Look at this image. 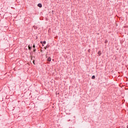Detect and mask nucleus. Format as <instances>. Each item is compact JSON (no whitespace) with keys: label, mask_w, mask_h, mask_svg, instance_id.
<instances>
[{"label":"nucleus","mask_w":128,"mask_h":128,"mask_svg":"<svg viewBox=\"0 0 128 128\" xmlns=\"http://www.w3.org/2000/svg\"><path fill=\"white\" fill-rule=\"evenodd\" d=\"M28 50H32V48H30V45H28Z\"/></svg>","instance_id":"obj_5"},{"label":"nucleus","mask_w":128,"mask_h":128,"mask_svg":"<svg viewBox=\"0 0 128 128\" xmlns=\"http://www.w3.org/2000/svg\"><path fill=\"white\" fill-rule=\"evenodd\" d=\"M38 6L39 8H42V4H38Z\"/></svg>","instance_id":"obj_1"},{"label":"nucleus","mask_w":128,"mask_h":128,"mask_svg":"<svg viewBox=\"0 0 128 128\" xmlns=\"http://www.w3.org/2000/svg\"><path fill=\"white\" fill-rule=\"evenodd\" d=\"M44 49H45V50H46V47H44Z\"/></svg>","instance_id":"obj_9"},{"label":"nucleus","mask_w":128,"mask_h":128,"mask_svg":"<svg viewBox=\"0 0 128 128\" xmlns=\"http://www.w3.org/2000/svg\"><path fill=\"white\" fill-rule=\"evenodd\" d=\"M52 60V58H48V62H50Z\"/></svg>","instance_id":"obj_2"},{"label":"nucleus","mask_w":128,"mask_h":128,"mask_svg":"<svg viewBox=\"0 0 128 128\" xmlns=\"http://www.w3.org/2000/svg\"><path fill=\"white\" fill-rule=\"evenodd\" d=\"M33 48H36V46H34V44Z\"/></svg>","instance_id":"obj_8"},{"label":"nucleus","mask_w":128,"mask_h":128,"mask_svg":"<svg viewBox=\"0 0 128 128\" xmlns=\"http://www.w3.org/2000/svg\"><path fill=\"white\" fill-rule=\"evenodd\" d=\"M98 54L99 56H101V55H102V52L99 51V52H98Z\"/></svg>","instance_id":"obj_3"},{"label":"nucleus","mask_w":128,"mask_h":128,"mask_svg":"<svg viewBox=\"0 0 128 128\" xmlns=\"http://www.w3.org/2000/svg\"><path fill=\"white\" fill-rule=\"evenodd\" d=\"M34 64V61H33Z\"/></svg>","instance_id":"obj_11"},{"label":"nucleus","mask_w":128,"mask_h":128,"mask_svg":"<svg viewBox=\"0 0 128 128\" xmlns=\"http://www.w3.org/2000/svg\"><path fill=\"white\" fill-rule=\"evenodd\" d=\"M105 44H108V40H105Z\"/></svg>","instance_id":"obj_7"},{"label":"nucleus","mask_w":128,"mask_h":128,"mask_svg":"<svg viewBox=\"0 0 128 128\" xmlns=\"http://www.w3.org/2000/svg\"><path fill=\"white\" fill-rule=\"evenodd\" d=\"M46 41H44L43 42H40L41 44H46Z\"/></svg>","instance_id":"obj_4"},{"label":"nucleus","mask_w":128,"mask_h":128,"mask_svg":"<svg viewBox=\"0 0 128 128\" xmlns=\"http://www.w3.org/2000/svg\"><path fill=\"white\" fill-rule=\"evenodd\" d=\"M34 52H36V50L34 49Z\"/></svg>","instance_id":"obj_10"},{"label":"nucleus","mask_w":128,"mask_h":128,"mask_svg":"<svg viewBox=\"0 0 128 128\" xmlns=\"http://www.w3.org/2000/svg\"><path fill=\"white\" fill-rule=\"evenodd\" d=\"M92 80H94V79L96 78V76H92Z\"/></svg>","instance_id":"obj_6"}]
</instances>
